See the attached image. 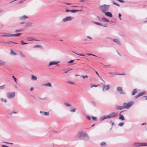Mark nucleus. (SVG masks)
Here are the masks:
<instances>
[{"mask_svg":"<svg viewBox=\"0 0 147 147\" xmlns=\"http://www.w3.org/2000/svg\"><path fill=\"white\" fill-rule=\"evenodd\" d=\"M78 137L79 139L85 140H88L89 139V137L86 133H84L82 131L78 133Z\"/></svg>","mask_w":147,"mask_h":147,"instance_id":"f257e3e1","label":"nucleus"},{"mask_svg":"<svg viewBox=\"0 0 147 147\" xmlns=\"http://www.w3.org/2000/svg\"><path fill=\"white\" fill-rule=\"evenodd\" d=\"M110 5H101L99 7V9L103 13H105L106 11L109 10Z\"/></svg>","mask_w":147,"mask_h":147,"instance_id":"f03ea898","label":"nucleus"},{"mask_svg":"<svg viewBox=\"0 0 147 147\" xmlns=\"http://www.w3.org/2000/svg\"><path fill=\"white\" fill-rule=\"evenodd\" d=\"M134 104V102L133 101H130L127 103L124 102L123 103L125 108L128 109Z\"/></svg>","mask_w":147,"mask_h":147,"instance_id":"7ed1b4c3","label":"nucleus"},{"mask_svg":"<svg viewBox=\"0 0 147 147\" xmlns=\"http://www.w3.org/2000/svg\"><path fill=\"white\" fill-rule=\"evenodd\" d=\"M133 145L136 147L146 146H147V143L135 142Z\"/></svg>","mask_w":147,"mask_h":147,"instance_id":"20e7f679","label":"nucleus"},{"mask_svg":"<svg viewBox=\"0 0 147 147\" xmlns=\"http://www.w3.org/2000/svg\"><path fill=\"white\" fill-rule=\"evenodd\" d=\"M7 95L8 98H13L15 96V93L14 92H8L7 94Z\"/></svg>","mask_w":147,"mask_h":147,"instance_id":"39448f33","label":"nucleus"},{"mask_svg":"<svg viewBox=\"0 0 147 147\" xmlns=\"http://www.w3.org/2000/svg\"><path fill=\"white\" fill-rule=\"evenodd\" d=\"M74 18V17L71 16H68L63 18L62 20V21L64 22H65L67 21H70L72 20Z\"/></svg>","mask_w":147,"mask_h":147,"instance_id":"423d86ee","label":"nucleus"},{"mask_svg":"<svg viewBox=\"0 0 147 147\" xmlns=\"http://www.w3.org/2000/svg\"><path fill=\"white\" fill-rule=\"evenodd\" d=\"M117 115V113L115 112H113L109 115H107L108 119L114 118L116 117Z\"/></svg>","mask_w":147,"mask_h":147,"instance_id":"0eeeda50","label":"nucleus"},{"mask_svg":"<svg viewBox=\"0 0 147 147\" xmlns=\"http://www.w3.org/2000/svg\"><path fill=\"white\" fill-rule=\"evenodd\" d=\"M116 90L121 94H125V93L123 91L122 88L121 87H117Z\"/></svg>","mask_w":147,"mask_h":147,"instance_id":"6e6552de","label":"nucleus"},{"mask_svg":"<svg viewBox=\"0 0 147 147\" xmlns=\"http://www.w3.org/2000/svg\"><path fill=\"white\" fill-rule=\"evenodd\" d=\"M110 88V86L109 85H104L103 86L102 90L103 91H105L108 90Z\"/></svg>","mask_w":147,"mask_h":147,"instance_id":"1a4fd4ad","label":"nucleus"},{"mask_svg":"<svg viewBox=\"0 0 147 147\" xmlns=\"http://www.w3.org/2000/svg\"><path fill=\"white\" fill-rule=\"evenodd\" d=\"M145 92H144V91L141 92L139 94H138V95L135 96V99H136V98H138L139 97L144 95L145 94Z\"/></svg>","mask_w":147,"mask_h":147,"instance_id":"9d476101","label":"nucleus"},{"mask_svg":"<svg viewBox=\"0 0 147 147\" xmlns=\"http://www.w3.org/2000/svg\"><path fill=\"white\" fill-rule=\"evenodd\" d=\"M59 63V62H56L55 61H51L49 63L48 66H50L51 65H57Z\"/></svg>","mask_w":147,"mask_h":147,"instance_id":"9b49d317","label":"nucleus"},{"mask_svg":"<svg viewBox=\"0 0 147 147\" xmlns=\"http://www.w3.org/2000/svg\"><path fill=\"white\" fill-rule=\"evenodd\" d=\"M123 111H121L120 112V114H119V119L123 121L124 120H125V119L123 115L121 114V113H122Z\"/></svg>","mask_w":147,"mask_h":147,"instance_id":"f8f14e48","label":"nucleus"},{"mask_svg":"<svg viewBox=\"0 0 147 147\" xmlns=\"http://www.w3.org/2000/svg\"><path fill=\"white\" fill-rule=\"evenodd\" d=\"M125 108L124 105L123 106H120L118 105H117L116 106V109L118 110H121Z\"/></svg>","mask_w":147,"mask_h":147,"instance_id":"ddd939ff","label":"nucleus"},{"mask_svg":"<svg viewBox=\"0 0 147 147\" xmlns=\"http://www.w3.org/2000/svg\"><path fill=\"white\" fill-rule=\"evenodd\" d=\"M106 16H109V17H112V13L110 12L107 11V12H105L104 13Z\"/></svg>","mask_w":147,"mask_h":147,"instance_id":"4468645a","label":"nucleus"},{"mask_svg":"<svg viewBox=\"0 0 147 147\" xmlns=\"http://www.w3.org/2000/svg\"><path fill=\"white\" fill-rule=\"evenodd\" d=\"M113 41L116 43L118 45H121V43L119 41L118 39H114L113 40Z\"/></svg>","mask_w":147,"mask_h":147,"instance_id":"2eb2a0df","label":"nucleus"},{"mask_svg":"<svg viewBox=\"0 0 147 147\" xmlns=\"http://www.w3.org/2000/svg\"><path fill=\"white\" fill-rule=\"evenodd\" d=\"M106 119H108L107 115H104L101 117L100 118V121H102Z\"/></svg>","mask_w":147,"mask_h":147,"instance_id":"dca6fc26","label":"nucleus"},{"mask_svg":"<svg viewBox=\"0 0 147 147\" xmlns=\"http://www.w3.org/2000/svg\"><path fill=\"white\" fill-rule=\"evenodd\" d=\"M40 113L45 116L48 115L49 114V112H44L43 111H40Z\"/></svg>","mask_w":147,"mask_h":147,"instance_id":"f3484780","label":"nucleus"},{"mask_svg":"<svg viewBox=\"0 0 147 147\" xmlns=\"http://www.w3.org/2000/svg\"><path fill=\"white\" fill-rule=\"evenodd\" d=\"M28 18V17L25 16L24 15L22 16V17L20 18V20H24L26 18Z\"/></svg>","mask_w":147,"mask_h":147,"instance_id":"a211bd4d","label":"nucleus"},{"mask_svg":"<svg viewBox=\"0 0 147 147\" xmlns=\"http://www.w3.org/2000/svg\"><path fill=\"white\" fill-rule=\"evenodd\" d=\"M101 19L102 20H102H103V21L104 22H109V20L105 18H101Z\"/></svg>","mask_w":147,"mask_h":147,"instance_id":"6ab92c4d","label":"nucleus"},{"mask_svg":"<svg viewBox=\"0 0 147 147\" xmlns=\"http://www.w3.org/2000/svg\"><path fill=\"white\" fill-rule=\"evenodd\" d=\"M137 92V89H134L132 92L131 95H134Z\"/></svg>","mask_w":147,"mask_h":147,"instance_id":"aec40b11","label":"nucleus"},{"mask_svg":"<svg viewBox=\"0 0 147 147\" xmlns=\"http://www.w3.org/2000/svg\"><path fill=\"white\" fill-rule=\"evenodd\" d=\"M44 85L46 86H48L50 87H51L52 85L50 83H48L44 84Z\"/></svg>","mask_w":147,"mask_h":147,"instance_id":"412c9836","label":"nucleus"},{"mask_svg":"<svg viewBox=\"0 0 147 147\" xmlns=\"http://www.w3.org/2000/svg\"><path fill=\"white\" fill-rule=\"evenodd\" d=\"M82 10H77V9H74V10H71L70 11V12L71 13H75L76 12L78 11H81Z\"/></svg>","mask_w":147,"mask_h":147,"instance_id":"4be33fe9","label":"nucleus"},{"mask_svg":"<svg viewBox=\"0 0 147 147\" xmlns=\"http://www.w3.org/2000/svg\"><path fill=\"white\" fill-rule=\"evenodd\" d=\"M6 36H7V37H11L13 36V34H6Z\"/></svg>","mask_w":147,"mask_h":147,"instance_id":"5701e85b","label":"nucleus"},{"mask_svg":"<svg viewBox=\"0 0 147 147\" xmlns=\"http://www.w3.org/2000/svg\"><path fill=\"white\" fill-rule=\"evenodd\" d=\"M5 63V62L1 60L0 59V66L4 65Z\"/></svg>","mask_w":147,"mask_h":147,"instance_id":"b1692460","label":"nucleus"},{"mask_svg":"<svg viewBox=\"0 0 147 147\" xmlns=\"http://www.w3.org/2000/svg\"><path fill=\"white\" fill-rule=\"evenodd\" d=\"M28 41H32V40L38 41V40H36V39H35V40L34 39H33L32 38L30 37V38H28Z\"/></svg>","mask_w":147,"mask_h":147,"instance_id":"393cba45","label":"nucleus"},{"mask_svg":"<svg viewBox=\"0 0 147 147\" xmlns=\"http://www.w3.org/2000/svg\"><path fill=\"white\" fill-rule=\"evenodd\" d=\"M31 79L32 80H37V78L33 75H32L31 76Z\"/></svg>","mask_w":147,"mask_h":147,"instance_id":"a878e982","label":"nucleus"},{"mask_svg":"<svg viewBox=\"0 0 147 147\" xmlns=\"http://www.w3.org/2000/svg\"><path fill=\"white\" fill-rule=\"evenodd\" d=\"M22 33H17L16 34H13V36H19L22 34Z\"/></svg>","mask_w":147,"mask_h":147,"instance_id":"bb28decb","label":"nucleus"},{"mask_svg":"<svg viewBox=\"0 0 147 147\" xmlns=\"http://www.w3.org/2000/svg\"><path fill=\"white\" fill-rule=\"evenodd\" d=\"M32 23L31 22H28L26 25V26H30L32 25Z\"/></svg>","mask_w":147,"mask_h":147,"instance_id":"cd10ccee","label":"nucleus"},{"mask_svg":"<svg viewBox=\"0 0 147 147\" xmlns=\"http://www.w3.org/2000/svg\"><path fill=\"white\" fill-rule=\"evenodd\" d=\"M71 69H63V70L64 71H65L64 73H67L69 71L71 70Z\"/></svg>","mask_w":147,"mask_h":147,"instance_id":"c85d7f7f","label":"nucleus"},{"mask_svg":"<svg viewBox=\"0 0 147 147\" xmlns=\"http://www.w3.org/2000/svg\"><path fill=\"white\" fill-rule=\"evenodd\" d=\"M20 54L21 56L22 57H25V55L23 54V53L21 51H20Z\"/></svg>","mask_w":147,"mask_h":147,"instance_id":"c756f323","label":"nucleus"},{"mask_svg":"<svg viewBox=\"0 0 147 147\" xmlns=\"http://www.w3.org/2000/svg\"><path fill=\"white\" fill-rule=\"evenodd\" d=\"M10 54L13 55H17L16 53L12 50L11 51Z\"/></svg>","mask_w":147,"mask_h":147,"instance_id":"7c9ffc66","label":"nucleus"},{"mask_svg":"<svg viewBox=\"0 0 147 147\" xmlns=\"http://www.w3.org/2000/svg\"><path fill=\"white\" fill-rule=\"evenodd\" d=\"M93 23H94L95 24H97L98 25L101 26L102 25V24L100 23L99 22H93Z\"/></svg>","mask_w":147,"mask_h":147,"instance_id":"2f4dec72","label":"nucleus"},{"mask_svg":"<svg viewBox=\"0 0 147 147\" xmlns=\"http://www.w3.org/2000/svg\"><path fill=\"white\" fill-rule=\"evenodd\" d=\"M100 145L101 146H105L106 145V143L105 142H102L100 144Z\"/></svg>","mask_w":147,"mask_h":147,"instance_id":"473e14b6","label":"nucleus"},{"mask_svg":"<svg viewBox=\"0 0 147 147\" xmlns=\"http://www.w3.org/2000/svg\"><path fill=\"white\" fill-rule=\"evenodd\" d=\"M67 83L71 84H74V82H72V81H68L67 82Z\"/></svg>","mask_w":147,"mask_h":147,"instance_id":"72a5a7b5","label":"nucleus"},{"mask_svg":"<svg viewBox=\"0 0 147 147\" xmlns=\"http://www.w3.org/2000/svg\"><path fill=\"white\" fill-rule=\"evenodd\" d=\"M76 108L70 110V112L71 113L75 112L76 111Z\"/></svg>","mask_w":147,"mask_h":147,"instance_id":"f704fd0d","label":"nucleus"},{"mask_svg":"<svg viewBox=\"0 0 147 147\" xmlns=\"http://www.w3.org/2000/svg\"><path fill=\"white\" fill-rule=\"evenodd\" d=\"M112 2H113V3L115 5H116L117 6H119L120 5L119 4H118L117 3L115 2H114V1H112Z\"/></svg>","mask_w":147,"mask_h":147,"instance_id":"c9c22d12","label":"nucleus"},{"mask_svg":"<svg viewBox=\"0 0 147 147\" xmlns=\"http://www.w3.org/2000/svg\"><path fill=\"white\" fill-rule=\"evenodd\" d=\"M64 104L65 106L66 107H69L71 106L70 105L67 103H64Z\"/></svg>","mask_w":147,"mask_h":147,"instance_id":"e433bc0d","label":"nucleus"},{"mask_svg":"<svg viewBox=\"0 0 147 147\" xmlns=\"http://www.w3.org/2000/svg\"><path fill=\"white\" fill-rule=\"evenodd\" d=\"M1 100L2 101L4 102L5 103H6L7 102L6 99H3V98H1Z\"/></svg>","mask_w":147,"mask_h":147,"instance_id":"4c0bfd02","label":"nucleus"},{"mask_svg":"<svg viewBox=\"0 0 147 147\" xmlns=\"http://www.w3.org/2000/svg\"><path fill=\"white\" fill-rule=\"evenodd\" d=\"M12 77L13 78V79L15 82L17 84V82L16 78H15L14 76H13Z\"/></svg>","mask_w":147,"mask_h":147,"instance_id":"58836bf2","label":"nucleus"},{"mask_svg":"<svg viewBox=\"0 0 147 147\" xmlns=\"http://www.w3.org/2000/svg\"><path fill=\"white\" fill-rule=\"evenodd\" d=\"M73 52L74 53H75L77 55H80V56H85V55L84 54H78L76 52Z\"/></svg>","mask_w":147,"mask_h":147,"instance_id":"ea45409f","label":"nucleus"},{"mask_svg":"<svg viewBox=\"0 0 147 147\" xmlns=\"http://www.w3.org/2000/svg\"><path fill=\"white\" fill-rule=\"evenodd\" d=\"M124 124V122L120 123L118 125L120 126H122Z\"/></svg>","mask_w":147,"mask_h":147,"instance_id":"a19ab883","label":"nucleus"},{"mask_svg":"<svg viewBox=\"0 0 147 147\" xmlns=\"http://www.w3.org/2000/svg\"><path fill=\"white\" fill-rule=\"evenodd\" d=\"M22 30V29L17 30H15V32H21Z\"/></svg>","mask_w":147,"mask_h":147,"instance_id":"79ce46f5","label":"nucleus"},{"mask_svg":"<svg viewBox=\"0 0 147 147\" xmlns=\"http://www.w3.org/2000/svg\"><path fill=\"white\" fill-rule=\"evenodd\" d=\"M81 77L83 78L84 79H85L86 78H87L88 76L87 75L84 76L82 75L81 76Z\"/></svg>","mask_w":147,"mask_h":147,"instance_id":"37998d69","label":"nucleus"},{"mask_svg":"<svg viewBox=\"0 0 147 147\" xmlns=\"http://www.w3.org/2000/svg\"><path fill=\"white\" fill-rule=\"evenodd\" d=\"M20 42L22 45H26L28 44V43H27L24 42L22 40Z\"/></svg>","mask_w":147,"mask_h":147,"instance_id":"c03bdc74","label":"nucleus"},{"mask_svg":"<svg viewBox=\"0 0 147 147\" xmlns=\"http://www.w3.org/2000/svg\"><path fill=\"white\" fill-rule=\"evenodd\" d=\"M92 119L93 120H94V121H97V117H93V116H92Z\"/></svg>","mask_w":147,"mask_h":147,"instance_id":"a18cd8bd","label":"nucleus"},{"mask_svg":"<svg viewBox=\"0 0 147 147\" xmlns=\"http://www.w3.org/2000/svg\"><path fill=\"white\" fill-rule=\"evenodd\" d=\"M86 54L88 56L92 55L95 57H96L95 55L91 53H86Z\"/></svg>","mask_w":147,"mask_h":147,"instance_id":"49530a36","label":"nucleus"},{"mask_svg":"<svg viewBox=\"0 0 147 147\" xmlns=\"http://www.w3.org/2000/svg\"><path fill=\"white\" fill-rule=\"evenodd\" d=\"M121 14L120 13H119L118 15V18L120 20H121Z\"/></svg>","mask_w":147,"mask_h":147,"instance_id":"de8ad7c7","label":"nucleus"},{"mask_svg":"<svg viewBox=\"0 0 147 147\" xmlns=\"http://www.w3.org/2000/svg\"><path fill=\"white\" fill-rule=\"evenodd\" d=\"M5 86L4 85H3L2 86H0V88L1 89H2L5 88Z\"/></svg>","mask_w":147,"mask_h":147,"instance_id":"09e8293b","label":"nucleus"},{"mask_svg":"<svg viewBox=\"0 0 147 147\" xmlns=\"http://www.w3.org/2000/svg\"><path fill=\"white\" fill-rule=\"evenodd\" d=\"M41 46L40 45H35L34 47V48H39L41 47Z\"/></svg>","mask_w":147,"mask_h":147,"instance_id":"8fccbe9b","label":"nucleus"},{"mask_svg":"<svg viewBox=\"0 0 147 147\" xmlns=\"http://www.w3.org/2000/svg\"><path fill=\"white\" fill-rule=\"evenodd\" d=\"M74 60H71L68 62V63H71L74 62Z\"/></svg>","mask_w":147,"mask_h":147,"instance_id":"3c124183","label":"nucleus"},{"mask_svg":"<svg viewBox=\"0 0 147 147\" xmlns=\"http://www.w3.org/2000/svg\"><path fill=\"white\" fill-rule=\"evenodd\" d=\"M110 123L111 124V125L113 126L114 124V123L112 121H111L110 122Z\"/></svg>","mask_w":147,"mask_h":147,"instance_id":"603ef678","label":"nucleus"},{"mask_svg":"<svg viewBox=\"0 0 147 147\" xmlns=\"http://www.w3.org/2000/svg\"><path fill=\"white\" fill-rule=\"evenodd\" d=\"M97 18L98 19V20L100 21H102V20L101 19V18H100L99 16H97Z\"/></svg>","mask_w":147,"mask_h":147,"instance_id":"864d4df0","label":"nucleus"},{"mask_svg":"<svg viewBox=\"0 0 147 147\" xmlns=\"http://www.w3.org/2000/svg\"><path fill=\"white\" fill-rule=\"evenodd\" d=\"M100 85H94V86H91V88H92L93 87H97L98 86H99Z\"/></svg>","mask_w":147,"mask_h":147,"instance_id":"5fc2aeb1","label":"nucleus"},{"mask_svg":"<svg viewBox=\"0 0 147 147\" xmlns=\"http://www.w3.org/2000/svg\"><path fill=\"white\" fill-rule=\"evenodd\" d=\"M86 118L88 120H90L91 119V117L88 116L86 117Z\"/></svg>","mask_w":147,"mask_h":147,"instance_id":"6e6d98bb","label":"nucleus"},{"mask_svg":"<svg viewBox=\"0 0 147 147\" xmlns=\"http://www.w3.org/2000/svg\"><path fill=\"white\" fill-rule=\"evenodd\" d=\"M10 42L11 41H9V42H3L4 43L7 44L8 45H9L10 43H11V42Z\"/></svg>","mask_w":147,"mask_h":147,"instance_id":"4d7b16f0","label":"nucleus"},{"mask_svg":"<svg viewBox=\"0 0 147 147\" xmlns=\"http://www.w3.org/2000/svg\"><path fill=\"white\" fill-rule=\"evenodd\" d=\"M71 10H69L68 9H66L65 10V11L66 12H70Z\"/></svg>","mask_w":147,"mask_h":147,"instance_id":"13d9d810","label":"nucleus"},{"mask_svg":"<svg viewBox=\"0 0 147 147\" xmlns=\"http://www.w3.org/2000/svg\"><path fill=\"white\" fill-rule=\"evenodd\" d=\"M101 26H102L103 27H107L108 26H107V24H105L104 25H102Z\"/></svg>","mask_w":147,"mask_h":147,"instance_id":"bf43d9fd","label":"nucleus"},{"mask_svg":"<svg viewBox=\"0 0 147 147\" xmlns=\"http://www.w3.org/2000/svg\"><path fill=\"white\" fill-rule=\"evenodd\" d=\"M1 147H9L8 146L5 145H2Z\"/></svg>","mask_w":147,"mask_h":147,"instance_id":"052dcab7","label":"nucleus"},{"mask_svg":"<svg viewBox=\"0 0 147 147\" xmlns=\"http://www.w3.org/2000/svg\"><path fill=\"white\" fill-rule=\"evenodd\" d=\"M92 103L94 106H96V103L94 102H92Z\"/></svg>","mask_w":147,"mask_h":147,"instance_id":"680f3d73","label":"nucleus"},{"mask_svg":"<svg viewBox=\"0 0 147 147\" xmlns=\"http://www.w3.org/2000/svg\"><path fill=\"white\" fill-rule=\"evenodd\" d=\"M87 38H89V39H90V40H92V38L90 36H87Z\"/></svg>","mask_w":147,"mask_h":147,"instance_id":"e2e57ef3","label":"nucleus"},{"mask_svg":"<svg viewBox=\"0 0 147 147\" xmlns=\"http://www.w3.org/2000/svg\"><path fill=\"white\" fill-rule=\"evenodd\" d=\"M64 3L65 4L67 5H70L72 4L71 3Z\"/></svg>","mask_w":147,"mask_h":147,"instance_id":"0e129e2a","label":"nucleus"},{"mask_svg":"<svg viewBox=\"0 0 147 147\" xmlns=\"http://www.w3.org/2000/svg\"><path fill=\"white\" fill-rule=\"evenodd\" d=\"M100 80H101L104 83H105V82L103 80L100 76V77H99Z\"/></svg>","mask_w":147,"mask_h":147,"instance_id":"69168bd1","label":"nucleus"},{"mask_svg":"<svg viewBox=\"0 0 147 147\" xmlns=\"http://www.w3.org/2000/svg\"><path fill=\"white\" fill-rule=\"evenodd\" d=\"M95 72H96V74L98 76V77H100L99 74H98L97 72V71H95Z\"/></svg>","mask_w":147,"mask_h":147,"instance_id":"338daca9","label":"nucleus"},{"mask_svg":"<svg viewBox=\"0 0 147 147\" xmlns=\"http://www.w3.org/2000/svg\"><path fill=\"white\" fill-rule=\"evenodd\" d=\"M120 74H119L117 73H115L113 74L114 75H120Z\"/></svg>","mask_w":147,"mask_h":147,"instance_id":"774afa93","label":"nucleus"}]
</instances>
